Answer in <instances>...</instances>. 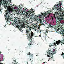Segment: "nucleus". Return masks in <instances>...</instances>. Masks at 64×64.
Segmentation results:
<instances>
[{"label": "nucleus", "mask_w": 64, "mask_h": 64, "mask_svg": "<svg viewBox=\"0 0 64 64\" xmlns=\"http://www.w3.org/2000/svg\"><path fill=\"white\" fill-rule=\"evenodd\" d=\"M31 28H30V29L28 30L26 29V33L27 34V36L29 37V38H28V40H30V42L29 43L28 45L30 46V47H31L33 45L35 44L33 40L32 39V37L33 36V35H34V34L33 32L31 31Z\"/></svg>", "instance_id": "f257e3e1"}, {"label": "nucleus", "mask_w": 64, "mask_h": 64, "mask_svg": "<svg viewBox=\"0 0 64 64\" xmlns=\"http://www.w3.org/2000/svg\"><path fill=\"white\" fill-rule=\"evenodd\" d=\"M12 6H14V4H11L10 3L8 4V6H6V15H5L4 17H6V21L8 23V22H10V21H11V18H10L9 16V14L10 13V12L12 11Z\"/></svg>", "instance_id": "f03ea898"}, {"label": "nucleus", "mask_w": 64, "mask_h": 64, "mask_svg": "<svg viewBox=\"0 0 64 64\" xmlns=\"http://www.w3.org/2000/svg\"><path fill=\"white\" fill-rule=\"evenodd\" d=\"M31 10H28V12H26V9H24V12L26 13L25 17L26 19H31L33 18V15H34L35 14L33 10V9H31Z\"/></svg>", "instance_id": "7ed1b4c3"}, {"label": "nucleus", "mask_w": 64, "mask_h": 64, "mask_svg": "<svg viewBox=\"0 0 64 64\" xmlns=\"http://www.w3.org/2000/svg\"><path fill=\"white\" fill-rule=\"evenodd\" d=\"M61 5H62V4L60 3V2L56 3L52 9V10L55 11L56 9V10L57 11V10L60 11V9L61 8Z\"/></svg>", "instance_id": "20e7f679"}, {"label": "nucleus", "mask_w": 64, "mask_h": 64, "mask_svg": "<svg viewBox=\"0 0 64 64\" xmlns=\"http://www.w3.org/2000/svg\"><path fill=\"white\" fill-rule=\"evenodd\" d=\"M57 15L58 16L56 17V20H58L59 21L62 22V20H64L63 17H64V11L62 12V14L58 13Z\"/></svg>", "instance_id": "39448f33"}, {"label": "nucleus", "mask_w": 64, "mask_h": 64, "mask_svg": "<svg viewBox=\"0 0 64 64\" xmlns=\"http://www.w3.org/2000/svg\"><path fill=\"white\" fill-rule=\"evenodd\" d=\"M51 10H50L48 11L47 12H46L45 13H44L43 14L42 13H41V14H39V17H42V16H44V17H46V19H47V17L46 16H48V18H49V16L50 15V14L51 13Z\"/></svg>", "instance_id": "423d86ee"}, {"label": "nucleus", "mask_w": 64, "mask_h": 64, "mask_svg": "<svg viewBox=\"0 0 64 64\" xmlns=\"http://www.w3.org/2000/svg\"><path fill=\"white\" fill-rule=\"evenodd\" d=\"M15 26L16 27H17L18 28V29L20 30V31L21 32H23L24 31L22 30L23 28H26V26H25V24H23L22 25V26H19L18 24H15Z\"/></svg>", "instance_id": "0eeeda50"}, {"label": "nucleus", "mask_w": 64, "mask_h": 64, "mask_svg": "<svg viewBox=\"0 0 64 64\" xmlns=\"http://www.w3.org/2000/svg\"><path fill=\"white\" fill-rule=\"evenodd\" d=\"M56 32H58V33H59L60 34H62V36H64V30L62 28L61 31H60V30L58 28H59V25L58 26L57 25L56 26Z\"/></svg>", "instance_id": "6e6552de"}, {"label": "nucleus", "mask_w": 64, "mask_h": 64, "mask_svg": "<svg viewBox=\"0 0 64 64\" xmlns=\"http://www.w3.org/2000/svg\"><path fill=\"white\" fill-rule=\"evenodd\" d=\"M56 43L55 42L54 44V45L55 46H56V44H57V45H59L60 44H61L62 46L64 44V43L63 42H64V40L62 41H60V40H58L56 41Z\"/></svg>", "instance_id": "1a4fd4ad"}, {"label": "nucleus", "mask_w": 64, "mask_h": 64, "mask_svg": "<svg viewBox=\"0 0 64 64\" xmlns=\"http://www.w3.org/2000/svg\"><path fill=\"white\" fill-rule=\"evenodd\" d=\"M58 12H55L54 14H53V16H52L51 17V19L52 20V21L54 20V18H55L56 19H57V16L58 15Z\"/></svg>", "instance_id": "9d476101"}, {"label": "nucleus", "mask_w": 64, "mask_h": 64, "mask_svg": "<svg viewBox=\"0 0 64 64\" xmlns=\"http://www.w3.org/2000/svg\"><path fill=\"white\" fill-rule=\"evenodd\" d=\"M39 22H40V24L43 25H45V20H39Z\"/></svg>", "instance_id": "9b49d317"}, {"label": "nucleus", "mask_w": 64, "mask_h": 64, "mask_svg": "<svg viewBox=\"0 0 64 64\" xmlns=\"http://www.w3.org/2000/svg\"><path fill=\"white\" fill-rule=\"evenodd\" d=\"M2 0H0V12H2V9L0 7V6H1L2 5Z\"/></svg>", "instance_id": "f8f14e48"}, {"label": "nucleus", "mask_w": 64, "mask_h": 64, "mask_svg": "<svg viewBox=\"0 0 64 64\" xmlns=\"http://www.w3.org/2000/svg\"><path fill=\"white\" fill-rule=\"evenodd\" d=\"M35 16H34V20H36V21H37V20H39V19H38V16H37V17H36V16L34 15Z\"/></svg>", "instance_id": "ddd939ff"}, {"label": "nucleus", "mask_w": 64, "mask_h": 64, "mask_svg": "<svg viewBox=\"0 0 64 64\" xmlns=\"http://www.w3.org/2000/svg\"><path fill=\"white\" fill-rule=\"evenodd\" d=\"M28 55L30 57H32L33 56V54H32L30 52H28L27 53Z\"/></svg>", "instance_id": "4468645a"}, {"label": "nucleus", "mask_w": 64, "mask_h": 64, "mask_svg": "<svg viewBox=\"0 0 64 64\" xmlns=\"http://www.w3.org/2000/svg\"><path fill=\"white\" fill-rule=\"evenodd\" d=\"M48 30H46V32L45 34V37H47V34L48 33Z\"/></svg>", "instance_id": "2eb2a0df"}, {"label": "nucleus", "mask_w": 64, "mask_h": 64, "mask_svg": "<svg viewBox=\"0 0 64 64\" xmlns=\"http://www.w3.org/2000/svg\"><path fill=\"white\" fill-rule=\"evenodd\" d=\"M53 26H52V24H49V28H51V29H52V28H53Z\"/></svg>", "instance_id": "dca6fc26"}, {"label": "nucleus", "mask_w": 64, "mask_h": 64, "mask_svg": "<svg viewBox=\"0 0 64 64\" xmlns=\"http://www.w3.org/2000/svg\"><path fill=\"white\" fill-rule=\"evenodd\" d=\"M15 20V21H16L17 22V21H19V18L18 17H16Z\"/></svg>", "instance_id": "f3484780"}, {"label": "nucleus", "mask_w": 64, "mask_h": 64, "mask_svg": "<svg viewBox=\"0 0 64 64\" xmlns=\"http://www.w3.org/2000/svg\"><path fill=\"white\" fill-rule=\"evenodd\" d=\"M33 29H34L36 31H38V30L36 28V26H34V27H33Z\"/></svg>", "instance_id": "a211bd4d"}, {"label": "nucleus", "mask_w": 64, "mask_h": 64, "mask_svg": "<svg viewBox=\"0 0 64 64\" xmlns=\"http://www.w3.org/2000/svg\"><path fill=\"white\" fill-rule=\"evenodd\" d=\"M48 53L50 54H51L52 55V57H53V56H53V54H52V53H50V51H48Z\"/></svg>", "instance_id": "6ab92c4d"}, {"label": "nucleus", "mask_w": 64, "mask_h": 64, "mask_svg": "<svg viewBox=\"0 0 64 64\" xmlns=\"http://www.w3.org/2000/svg\"><path fill=\"white\" fill-rule=\"evenodd\" d=\"M25 27H26V28H28L29 29H30V28H32L31 27H30L29 26H26Z\"/></svg>", "instance_id": "aec40b11"}, {"label": "nucleus", "mask_w": 64, "mask_h": 64, "mask_svg": "<svg viewBox=\"0 0 64 64\" xmlns=\"http://www.w3.org/2000/svg\"><path fill=\"white\" fill-rule=\"evenodd\" d=\"M62 57L64 58V53L63 52H62Z\"/></svg>", "instance_id": "412c9836"}, {"label": "nucleus", "mask_w": 64, "mask_h": 64, "mask_svg": "<svg viewBox=\"0 0 64 64\" xmlns=\"http://www.w3.org/2000/svg\"><path fill=\"white\" fill-rule=\"evenodd\" d=\"M16 13L17 15H20V12H17Z\"/></svg>", "instance_id": "4be33fe9"}, {"label": "nucleus", "mask_w": 64, "mask_h": 64, "mask_svg": "<svg viewBox=\"0 0 64 64\" xmlns=\"http://www.w3.org/2000/svg\"><path fill=\"white\" fill-rule=\"evenodd\" d=\"M60 26H63V24H62V23H61V22L60 23Z\"/></svg>", "instance_id": "5701e85b"}, {"label": "nucleus", "mask_w": 64, "mask_h": 64, "mask_svg": "<svg viewBox=\"0 0 64 64\" xmlns=\"http://www.w3.org/2000/svg\"><path fill=\"white\" fill-rule=\"evenodd\" d=\"M33 2V0H30V1L29 2V3H30V4H31V3Z\"/></svg>", "instance_id": "b1692460"}, {"label": "nucleus", "mask_w": 64, "mask_h": 64, "mask_svg": "<svg viewBox=\"0 0 64 64\" xmlns=\"http://www.w3.org/2000/svg\"><path fill=\"white\" fill-rule=\"evenodd\" d=\"M52 46H53L52 44H50L49 46L51 47V48H52Z\"/></svg>", "instance_id": "393cba45"}, {"label": "nucleus", "mask_w": 64, "mask_h": 64, "mask_svg": "<svg viewBox=\"0 0 64 64\" xmlns=\"http://www.w3.org/2000/svg\"><path fill=\"white\" fill-rule=\"evenodd\" d=\"M54 28V29H56V30H57V28H55V27H54L53 26V28Z\"/></svg>", "instance_id": "a878e982"}, {"label": "nucleus", "mask_w": 64, "mask_h": 64, "mask_svg": "<svg viewBox=\"0 0 64 64\" xmlns=\"http://www.w3.org/2000/svg\"><path fill=\"white\" fill-rule=\"evenodd\" d=\"M29 61H32V60H31V59H30V58H29Z\"/></svg>", "instance_id": "bb28decb"}, {"label": "nucleus", "mask_w": 64, "mask_h": 64, "mask_svg": "<svg viewBox=\"0 0 64 64\" xmlns=\"http://www.w3.org/2000/svg\"><path fill=\"white\" fill-rule=\"evenodd\" d=\"M47 56L48 57H50V56H49V55H47Z\"/></svg>", "instance_id": "cd10ccee"}, {"label": "nucleus", "mask_w": 64, "mask_h": 64, "mask_svg": "<svg viewBox=\"0 0 64 64\" xmlns=\"http://www.w3.org/2000/svg\"><path fill=\"white\" fill-rule=\"evenodd\" d=\"M3 1L4 2H5L6 1V0H3Z\"/></svg>", "instance_id": "c85d7f7f"}, {"label": "nucleus", "mask_w": 64, "mask_h": 64, "mask_svg": "<svg viewBox=\"0 0 64 64\" xmlns=\"http://www.w3.org/2000/svg\"><path fill=\"white\" fill-rule=\"evenodd\" d=\"M14 62H15V63H16V60H14Z\"/></svg>", "instance_id": "c756f323"}, {"label": "nucleus", "mask_w": 64, "mask_h": 64, "mask_svg": "<svg viewBox=\"0 0 64 64\" xmlns=\"http://www.w3.org/2000/svg\"><path fill=\"white\" fill-rule=\"evenodd\" d=\"M38 29H40V27H38Z\"/></svg>", "instance_id": "7c9ffc66"}, {"label": "nucleus", "mask_w": 64, "mask_h": 64, "mask_svg": "<svg viewBox=\"0 0 64 64\" xmlns=\"http://www.w3.org/2000/svg\"><path fill=\"white\" fill-rule=\"evenodd\" d=\"M38 61H40V59L38 58Z\"/></svg>", "instance_id": "2f4dec72"}, {"label": "nucleus", "mask_w": 64, "mask_h": 64, "mask_svg": "<svg viewBox=\"0 0 64 64\" xmlns=\"http://www.w3.org/2000/svg\"><path fill=\"white\" fill-rule=\"evenodd\" d=\"M39 37H41V35H39Z\"/></svg>", "instance_id": "473e14b6"}, {"label": "nucleus", "mask_w": 64, "mask_h": 64, "mask_svg": "<svg viewBox=\"0 0 64 64\" xmlns=\"http://www.w3.org/2000/svg\"><path fill=\"white\" fill-rule=\"evenodd\" d=\"M18 6H16V7L17 8H18Z\"/></svg>", "instance_id": "72a5a7b5"}, {"label": "nucleus", "mask_w": 64, "mask_h": 64, "mask_svg": "<svg viewBox=\"0 0 64 64\" xmlns=\"http://www.w3.org/2000/svg\"><path fill=\"white\" fill-rule=\"evenodd\" d=\"M0 64H3L2 63H0Z\"/></svg>", "instance_id": "f704fd0d"}, {"label": "nucleus", "mask_w": 64, "mask_h": 64, "mask_svg": "<svg viewBox=\"0 0 64 64\" xmlns=\"http://www.w3.org/2000/svg\"><path fill=\"white\" fill-rule=\"evenodd\" d=\"M1 54V52H0V54Z\"/></svg>", "instance_id": "c9c22d12"}, {"label": "nucleus", "mask_w": 64, "mask_h": 64, "mask_svg": "<svg viewBox=\"0 0 64 64\" xmlns=\"http://www.w3.org/2000/svg\"><path fill=\"white\" fill-rule=\"evenodd\" d=\"M44 63H46V62H44Z\"/></svg>", "instance_id": "e433bc0d"}, {"label": "nucleus", "mask_w": 64, "mask_h": 64, "mask_svg": "<svg viewBox=\"0 0 64 64\" xmlns=\"http://www.w3.org/2000/svg\"><path fill=\"white\" fill-rule=\"evenodd\" d=\"M50 57H51V55H50Z\"/></svg>", "instance_id": "4c0bfd02"}, {"label": "nucleus", "mask_w": 64, "mask_h": 64, "mask_svg": "<svg viewBox=\"0 0 64 64\" xmlns=\"http://www.w3.org/2000/svg\"><path fill=\"white\" fill-rule=\"evenodd\" d=\"M22 22H23V21H22Z\"/></svg>", "instance_id": "58836bf2"}, {"label": "nucleus", "mask_w": 64, "mask_h": 64, "mask_svg": "<svg viewBox=\"0 0 64 64\" xmlns=\"http://www.w3.org/2000/svg\"><path fill=\"white\" fill-rule=\"evenodd\" d=\"M40 32H41V31Z\"/></svg>", "instance_id": "ea45409f"}, {"label": "nucleus", "mask_w": 64, "mask_h": 64, "mask_svg": "<svg viewBox=\"0 0 64 64\" xmlns=\"http://www.w3.org/2000/svg\"><path fill=\"white\" fill-rule=\"evenodd\" d=\"M28 63H27V64H28Z\"/></svg>", "instance_id": "a19ab883"}, {"label": "nucleus", "mask_w": 64, "mask_h": 64, "mask_svg": "<svg viewBox=\"0 0 64 64\" xmlns=\"http://www.w3.org/2000/svg\"><path fill=\"white\" fill-rule=\"evenodd\" d=\"M10 0V1L11 0Z\"/></svg>", "instance_id": "79ce46f5"}, {"label": "nucleus", "mask_w": 64, "mask_h": 64, "mask_svg": "<svg viewBox=\"0 0 64 64\" xmlns=\"http://www.w3.org/2000/svg\"><path fill=\"white\" fill-rule=\"evenodd\" d=\"M24 14H25V13H24Z\"/></svg>", "instance_id": "37998d69"}]
</instances>
